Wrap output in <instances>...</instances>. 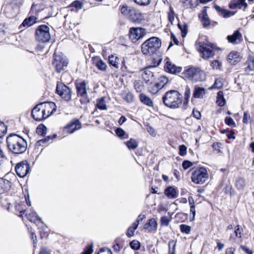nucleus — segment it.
Instances as JSON below:
<instances>
[{"label":"nucleus","mask_w":254,"mask_h":254,"mask_svg":"<svg viewBox=\"0 0 254 254\" xmlns=\"http://www.w3.org/2000/svg\"><path fill=\"white\" fill-rule=\"evenodd\" d=\"M243 229L241 226L237 225L235 227V234L236 237L240 238L242 237Z\"/></svg>","instance_id":"55"},{"label":"nucleus","mask_w":254,"mask_h":254,"mask_svg":"<svg viewBox=\"0 0 254 254\" xmlns=\"http://www.w3.org/2000/svg\"><path fill=\"white\" fill-rule=\"evenodd\" d=\"M131 8V6L123 5L121 10V13L127 16L128 15V13H129Z\"/></svg>","instance_id":"50"},{"label":"nucleus","mask_w":254,"mask_h":254,"mask_svg":"<svg viewBox=\"0 0 254 254\" xmlns=\"http://www.w3.org/2000/svg\"><path fill=\"white\" fill-rule=\"evenodd\" d=\"M165 194L169 198H175L177 197L176 190L172 187H169L165 190Z\"/></svg>","instance_id":"27"},{"label":"nucleus","mask_w":254,"mask_h":254,"mask_svg":"<svg viewBox=\"0 0 254 254\" xmlns=\"http://www.w3.org/2000/svg\"><path fill=\"white\" fill-rule=\"evenodd\" d=\"M36 20L37 18L36 17L30 16L28 18L25 19L22 22L21 25L23 26L24 27L30 26L36 22Z\"/></svg>","instance_id":"31"},{"label":"nucleus","mask_w":254,"mask_h":254,"mask_svg":"<svg viewBox=\"0 0 254 254\" xmlns=\"http://www.w3.org/2000/svg\"><path fill=\"white\" fill-rule=\"evenodd\" d=\"M246 0H233L230 3L229 7L231 9L242 8L246 7L247 4L245 2Z\"/></svg>","instance_id":"21"},{"label":"nucleus","mask_w":254,"mask_h":254,"mask_svg":"<svg viewBox=\"0 0 254 254\" xmlns=\"http://www.w3.org/2000/svg\"><path fill=\"white\" fill-rule=\"evenodd\" d=\"M217 103L219 106H223L224 105L225 101L223 97V92L222 91H219L217 93Z\"/></svg>","instance_id":"35"},{"label":"nucleus","mask_w":254,"mask_h":254,"mask_svg":"<svg viewBox=\"0 0 254 254\" xmlns=\"http://www.w3.org/2000/svg\"><path fill=\"white\" fill-rule=\"evenodd\" d=\"M187 154V147L184 145H181L179 146V154L183 156Z\"/></svg>","instance_id":"60"},{"label":"nucleus","mask_w":254,"mask_h":254,"mask_svg":"<svg viewBox=\"0 0 254 254\" xmlns=\"http://www.w3.org/2000/svg\"><path fill=\"white\" fill-rule=\"evenodd\" d=\"M178 27L182 31V37H184L187 34V25L185 24L183 25H181L180 24H178Z\"/></svg>","instance_id":"51"},{"label":"nucleus","mask_w":254,"mask_h":254,"mask_svg":"<svg viewBox=\"0 0 254 254\" xmlns=\"http://www.w3.org/2000/svg\"><path fill=\"white\" fill-rule=\"evenodd\" d=\"M69 6L72 8V10L78 11L82 8V3L80 1L76 0L72 2Z\"/></svg>","instance_id":"33"},{"label":"nucleus","mask_w":254,"mask_h":254,"mask_svg":"<svg viewBox=\"0 0 254 254\" xmlns=\"http://www.w3.org/2000/svg\"><path fill=\"white\" fill-rule=\"evenodd\" d=\"M81 128V124L79 121L76 120L68 124L65 127L66 131L69 133H73L74 131Z\"/></svg>","instance_id":"18"},{"label":"nucleus","mask_w":254,"mask_h":254,"mask_svg":"<svg viewBox=\"0 0 254 254\" xmlns=\"http://www.w3.org/2000/svg\"><path fill=\"white\" fill-rule=\"evenodd\" d=\"M97 254H112L111 251L108 249H101Z\"/></svg>","instance_id":"64"},{"label":"nucleus","mask_w":254,"mask_h":254,"mask_svg":"<svg viewBox=\"0 0 254 254\" xmlns=\"http://www.w3.org/2000/svg\"><path fill=\"white\" fill-rule=\"evenodd\" d=\"M56 92L65 101H68L71 99V91L66 85L62 83H58Z\"/></svg>","instance_id":"10"},{"label":"nucleus","mask_w":254,"mask_h":254,"mask_svg":"<svg viewBox=\"0 0 254 254\" xmlns=\"http://www.w3.org/2000/svg\"><path fill=\"white\" fill-rule=\"evenodd\" d=\"M191 94L190 89L188 86H186L185 87V100L186 102H188L189 99L190 97Z\"/></svg>","instance_id":"53"},{"label":"nucleus","mask_w":254,"mask_h":254,"mask_svg":"<svg viewBox=\"0 0 254 254\" xmlns=\"http://www.w3.org/2000/svg\"><path fill=\"white\" fill-rule=\"evenodd\" d=\"M251 120V116L248 111L245 112L244 114V117L243 119V122L244 124H248Z\"/></svg>","instance_id":"56"},{"label":"nucleus","mask_w":254,"mask_h":254,"mask_svg":"<svg viewBox=\"0 0 254 254\" xmlns=\"http://www.w3.org/2000/svg\"><path fill=\"white\" fill-rule=\"evenodd\" d=\"M42 106L40 103L37 105L32 111V116L35 121H41L47 118L45 116Z\"/></svg>","instance_id":"15"},{"label":"nucleus","mask_w":254,"mask_h":254,"mask_svg":"<svg viewBox=\"0 0 254 254\" xmlns=\"http://www.w3.org/2000/svg\"><path fill=\"white\" fill-rule=\"evenodd\" d=\"M140 16V13L133 7H131L129 13L127 17L130 20L135 21Z\"/></svg>","instance_id":"26"},{"label":"nucleus","mask_w":254,"mask_h":254,"mask_svg":"<svg viewBox=\"0 0 254 254\" xmlns=\"http://www.w3.org/2000/svg\"><path fill=\"white\" fill-rule=\"evenodd\" d=\"M57 136L56 134H54L52 136L49 135L44 139L39 140L37 143L40 145H43L44 143H47L49 142L50 140H52L54 138Z\"/></svg>","instance_id":"42"},{"label":"nucleus","mask_w":254,"mask_h":254,"mask_svg":"<svg viewBox=\"0 0 254 254\" xmlns=\"http://www.w3.org/2000/svg\"><path fill=\"white\" fill-rule=\"evenodd\" d=\"M235 185L237 189L243 190L246 185L245 180L241 177H238L236 179Z\"/></svg>","instance_id":"30"},{"label":"nucleus","mask_w":254,"mask_h":254,"mask_svg":"<svg viewBox=\"0 0 254 254\" xmlns=\"http://www.w3.org/2000/svg\"><path fill=\"white\" fill-rule=\"evenodd\" d=\"M164 105L171 109L179 108L182 104V95L178 91L170 90L163 96Z\"/></svg>","instance_id":"3"},{"label":"nucleus","mask_w":254,"mask_h":254,"mask_svg":"<svg viewBox=\"0 0 254 254\" xmlns=\"http://www.w3.org/2000/svg\"><path fill=\"white\" fill-rule=\"evenodd\" d=\"M168 18L169 21L173 24V21L175 20V13L172 7H170V11L168 14Z\"/></svg>","instance_id":"49"},{"label":"nucleus","mask_w":254,"mask_h":254,"mask_svg":"<svg viewBox=\"0 0 254 254\" xmlns=\"http://www.w3.org/2000/svg\"><path fill=\"white\" fill-rule=\"evenodd\" d=\"M199 17L201 18L203 27H206L209 25L210 20L206 13V9H203L201 14L199 15Z\"/></svg>","instance_id":"28"},{"label":"nucleus","mask_w":254,"mask_h":254,"mask_svg":"<svg viewBox=\"0 0 254 254\" xmlns=\"http://www.w3.org/2000/svg\"><path fill=\"white\" fill-rule=\"evenodd\" d=\"M123 99L128 103H130L133 101V95L130 92L125 93L123 95Z\"/></svg>","instance_id":"45"},{"label":"nucleus","mask_w":254,"mask_h":254,"mask_svg":"<svg viewBox=\"0 0 254 254\" xmlns=\"http://www.w3.org/2000/svg\"><path fill=\"white\" fill-rule=\"evenodd\" d=\"M15 171L19 177H24L30 171L29 164L27 161H23L18 163L15 166Z\"/></svg>","instance_id":"12"},{"label":"nucleus","mask_w":254,"mask_h":254,"mask_svg":"<svg viewBox=\"0 0 254 254\" xmlns=\"http://www.w3.org/2000/svg\"><path fill=\"white\" fill-rule=\"evenodd\" d=\"M97 106L101 110L106 109V104L105 101V98L102 97L101 99L97 100Z\"/></svg>","instance_id":"40"},{"label":"nucleus","mask_w":254,"mask_h":254,"mask_svg":"<svg viewBox=\"0 0 254 254\" xmlns=\"http://www.w3.org/2000/svg\"><path fill=\"white\" fill-rule=\"evenodd\" d=\"M223 85V81L222 78H217L215 80L214 83L212 86L209 88V89L212 90L215 88L219 89Z\"/></svg>","instance_id":"34"},{"label":"nucleus","mask_w":254,"mask_h":254,"mask_svg":"<svg viewBox=\"0 0 254 254\" xmlns=\"http://www.w3.org/2000/svg\"><path fill=\"white\" fill-rule=\"evenodd\" d=\"M210 65L213 68L218 69L221 66V63L217 60H215L211 63Z\"/></svg>","instance_id":"61"},{"label":"nucleus","mask_w":254,"mask_h":254,"mask_svg":"<svg viewBox=\"0 0 254 254\" xmlns=\"http://www.w3.org/2000/svg\"><path fill=\"white\" fill-rule=\"evenodd\" d=\"M182 1L190 8L195 7L198 4V0H182Z\"/></svg>","instance_id":"32"},{"label":"nucleus","mask_w":254,"mask_h":254,"mask_svg":"<svg viewBox=\"0 0 254 254\" xmlns=\"http://www.w3.org/2000/svg\"><path fill=\"white\" fill-rule=\"evenodd\" d=\"M220 145L221 144L217 142L214 143L212 144V147L213 149V151L215 153L218 154L221 152L220 150Z\"/></svg>","instance_id":"54"},{"label":"nucleus","mask_w":254,"mask_h":254,"mask_svg":"<svg viewBox=\"0 0 254 254\" xmlns=\"http://www.w3.org/2000/svg\"><path fill=\"white\" fill-rule=\"evenodd\" d=\"M247 68L250 70H254V59L252 57H250L246 62Z\"/></svg>","instance_id":"46"},{"label":"nucleus","mask_w":254,"mask_h":254,"mask_svg":"<svg viewBox=\"0 0 254 254\" xmlns=\"http://www.w3.org/2000/svg\"><path fill=\"white\" fill-rule=\"evenodd\" d=\"M93 252V245H88L83 254H91Z\"/></svg>","instance_id":"62"},{"label":"nucleus","mask_w":254,"mask_h":254,"mask_svg":"<svg viewBox=\"0 0 254 254\" xmlns=\"http://www.w3.org/2000/svg\"><path fill=\"white\" fill-rule=\"evenodd\" d=\"M47 128L44 125H40L36 129V132L41 135L44 136L46 134Z\"/></svg>","instance_id":"41"},{"label":"nucleus","mask_w":254,"mask_h":254,"mask_svg":"<svg viewBox=\"0 0 254 254\" xmlns=\"http://www.w3.org/2000/svg\"><path fill=\"white\" fill-rule=\"evenodd\" d=\"M180 230L182 233L189 234L191 231V227L186 224H181L180 226Z\"/></svg>","instance_id":"44"},{"label":"nucleus","mask_w":254,"mask_h":254,"mask_svg":"<svg viewBox=\"0 0 254 254\" xmlns=\"http://www.w3.org/2000/svg\"><path fill=\"white\" fill-rule=\"evenodd\" d=\"M126 144L129 149H134L138 146L137 142L133 139H130L126 142Z\"/></svg>","instance_id":"38"},{"label":"nucleus","mask_w":254,"mask_h":254,"mask_svg":"<svg viewBox=\"0 0 254 254\" xmlns=\"http://www.w3.org/2000/svg\"><path fill=\"white\" fill-rule=\"evenodd\" d=\"M214 7L217 11L219 13V15L222 16L224 18L230 17L231 16L234 14V12L223 9L218 5H214Z\"/></svg>","instance_id":"22"},{"label":"nucleus","mask_w":254,"mask_h":254,"mask_svg":"<svg viewBox=\"0 0 254 254\" xmlns=\"http://www.w3.org/2000/svg\"><path fill=\"white\" fill-rule=\"evenodd\" d=\"M138 226V223H133L132 224V225L128 228L127 233V236L128 237L132 236L134 235V232L135 230L137 229Z\"/></svg>","instance_id":"36"},{"label":"nucleus","mask_w":254,"mask_h":254,"mask_svg":"<svg viewBox=\"0 0 254 254\" xmlns=\"http://www.w3.org/2000/svg\"><path fill=\"white\" fill-rule=\"evenodd\" d=\"M196 46L201 57L203 59L208 60L214 56V45L210 43L206 37L199 39L196 42Z\"/></svg>","instance_id":"2"},{"label":"nucleus","mask_w":254,"mask_h":254,"mask_svg":"<svg viewBox=\"0 0 254 254\" xmlns=\"http://www.w3.org/2000/svg\"><path fill=\"white\" fill-rule=\"evenodd\" d=\"M28 231H29V232L31 234V236H30L31 239L33 240L34 247H35V245L37 243L36 236L35 234L34 233V232H33V230H32V228H28Z\"/></svg>","instance_id":"57"},{"label":"nucleus","mask_w":254,"mask_h":254,"mask_svg":"<svg viewBox=\"0 0 254 254\" xmlns=\"http://www.w3.org/2000/svg\"><path fill=\"white\" fill-rule=\"evenodd\" d=\"M6 143L8 150L14 154H22L27 148L26 141L21 136L14 133L6 137Z\"/></svg>","instance_id":"1"},{"label":"nucleus","mask_w":254,"mask_h":254,"mask_svg":"<svg viewBox=\"0 0 254 254\" xmlns=\"http://www.w3.org/2000/svg\"><path fill=\"white\" fill-rule=\"evenodd\" d=\"M43 108L44 113L46 118L49 117L56 110V105L52 102H43L40 103Z\"/></svg>","instance_id":"16"},{"label":"nucleus","mask_w":254,"mask_h":254,"mask_svg":"<svg viewBox=\"0 0 254 254\" xmlns=\"http://www.w3.org/2000/svg\"><path fill=\"white\" fill-rule=\"evenodd\" d=\"M205 94V89L203 87L195 86L193 92V97L195 98H202Z\"/></svg>","instance_id":"23"},{"label":"nucleus","mask_w":254,"mask_h":254,"mask_svg":"<svg viewBox=\"0 0 254 254\" xmlns=\"http://www.w3.org/2000/svg\"><path fill=\"white\" fill-rule=\"evenodd\" d=\"M139 98L141 102L144 104L149 106L152 107L153 105V102L150 97L146 96L143 93H141L139 95Z\"/></svg>","instance_id":"25"},{"label":"nucleus","mask_w":254,"mask_h":254,"mask_svg":"<svg viewBox=\"0 0 254 254\" xmlns=\"http://www.w3.org/2000/svg\"><path fill=\"white\" fill-rule=\"evenodd\" d=\"M225 124L231 127H235L236 126V123L234 121L233 119L230 117H226L225 119Z\"/></svg>","instance_id":"48"},{"label":"nucleus","mask_w":254,"mask_h":254,"mask_svg":"<svg viewBox=\"0 0 254 254\" xmlns=\"http://www.w3.org/2000/svg\"><path fill=\"white\" fill-rule=\"evenodd\" d=\"M109 63L113 66L118 68L119 64V59L113 55L109 57Z\"/></svg>","instance_id":"39"},{"label":"nucleus","mask_w":254,"mask_h":254,"mask_svg":"<svg viewBox=\"0 0 254 254\" xmlns=\"http://www.w3.org/2000/svg\"><path fill=\"white\" fill-rule=\"evenodd\" d=\"M153 69H154V66H149L142 70V78L147 83L151 84L155 81V75L154 72L152 70Z\"/></svg>","instance_id":"13"},{"label":"nucleus","mask_w":254,"mask_h":254,"mask_svg":"<svg viewBox=\"0 0 254 254\" xmlns=\"http://www.w3.org/2000/svg\"><path fill=\"white\" fill-rule=\"evenodd\" d=\"M36 40L42 43H46L51 39L50 28L46 25H41L37 27L35 31Z\"/></svg>","instance_id":"7"},{"label":"nucleus","mask_w":254,"mask_h":254,"mask_svg":"<svg viewBox=\"0 0 254 254\" xmlns=\"http://www.w3.org/2000/svg\"><path fill=\"white\" fill-rule=\"evenodd\" d=\"M176 245V242H175L174 241H171L169 242L168 246L169 254H175Z\"/></svg>","instance_id":"47"},{"label":"nucleus","mask_w":254,"mask_h":254,"mask_svg":"<svg viewBox=\"0 0 254 254\" xmlns=\"http://www.w3.org/2000/svg\"><path fill=\"white\" fill-rule=\"evenodd\" d=\"M94 63L98 69L104 71L106 69L107 65L102 60L100 59H95Z\"/></svg>","instance_id":"29"},{"label":"nucleus","mask_w":254,"mask_h":254,"mask_svg":"<svg viewBox=\"0 0 254 254\" xmlns=\"http://www.w3.org/2000/svg\"><path fill=\"white\" fill-rule=\"evenodd\" d=\"M161 222L162 225H164L165 226H168L169 224L170 220L167 217L164 216L161 217Z\"/></svg>","instance_id":"63"},{"label":"nucleus","mask_w":254,"mask_h":254,"mask_svg":"<svg viewBox=\"0 0 254 254\" xmlns=\"http://www.w3.org/2000/svg\"><path fill=\"white\" fill-rule=\"evenodd\" d=\"M182 76L193 82L202 81L205 78L204 72L199 67L192 66L186 67L182 72Z\"/></svg>","instance_id":"5"},{"label":"nucleus","mask_w":254,"mask_h":254,"mask_svg":"<svg viewBox=\"0 0 254 254\" xmlns=\"http://www.w3.org/2000/svg\"><path fill=\"white\" fill-rule=\"evenodd\" d=\"M77 96L80 98L82 104H86L89 102L86 89V83L83 81L76 84Z\"/></svg>","instance_id":"9"},{"label":"nucleus","mask_w":254,"mask_h":254,"mask_svg":"<svg viewBox=\"0 0 254 254\" xmlns=\"http://www.w3.org/2000/svg\"><path fill=\"white\" fill-rule=\"evenodd\" d=\"M191 180L195 184H203L208 179L209 174L205 167H199L193 168L190 170Z\"/></svg>","instance_id":"6"},{"label":"nucleus","mask_w":254,"mask_h":254,"mask_svg":"<svg viewBox=\"0 0 254 254\" xmlns=\"http://www.w3.org/2000/svg\"><path fill=\"white\" fill-rule=\"evenodd\" d=\"M137 4L140 5H146L150 3L151 0H133Z\"/></svg>","instance_id":"58"},{"label":"nucleus","mask_w":254,"mask_h":254,"mask_svg":"<svg viewBox=\"0 0 254 254\" xmlns=\"http://www.w3.org/2000/svg\"><path fill=\"white\" fill-rule=\"evenodd\" d=\"M157 227V223L154 219H150L149 220L148 223H146L144 228L147 229L150 231L155 230Z\"/></svg>","instance_id":"24"},{"label":"nucleus","mask_w":254,"mask_h":254,"mask_svg":"<svg viewBox=\"0 0 254 254\" xmlns=\"http://www.w3.org/2000/svg\"><path fill=\"white\" fill-rule=\"evenodd\" d=\"M161 46V40L152 37L146 40L141 45V52L144 55L151 56L156 53Z\"/></svg>","instance_id":"4"},{"label":"nucleus","mask_w":254,"mask_h":254,"mask_svg":"<svg viewBox=\"0 0 254 254\" xmlns=\"http://www.w3.org/2000/svg\"><path fill=\"white\" fill-rule=\"evenodd\" d=\"M116 133L118 137L122 139H126L128 137L125 131L120 127L116 129Z\"/></svg>","instance_id":"37"},{"label":"nucleus","mask_w":254,"mask_h":254,"mask_svg":"<svg viewBox=\"0 0 254 254\" xmlns=\"http://www.w3.org/2000/svg\"><path fill=\"white\" fill-rule=\"evenodd\" d=\"M242 35L239 30L235 31L231 35H228L227 37L228 41L232 44H237L240 42Z\"/></svg>","instance_id":"17"},{"label":"nucleus","mask_w":254,"mask_h":254,"mask_svg":"<svg viewBox=\"0 0 254 254\" xmlns=\"http://www.w3.org/2000/svg\"><path fill=\"white\" fill-rule=\"evenodd\" d=\"M193 165V163L188 160H185L183 162L182 167L185 170H187L191 167Z\"/></svg>","instance_id":"59"},{"label":"nucleus","mask_w":254,"mask_h":254,"mask_svg":"<svg viewBox=\"0 0 254 254\" xmlns=\"http://www.w3.org/2000/svg\"><path fill=\"white\" fill-rule=\"evenodd\" d=\"M164 61L165 62L164 69L166 71L172 74H176L182 71V67L176 65L170 61L169 58L167 57Z\"/></svg>","instance_id":"14"},{"label":"nucleus","mask_w":254,"mask_h":254,"mask_svg":"<svg viewBox=\"0 0 254 254\" xmlns=\"http://www.w3.org/2000/svg\"><path fill=\"white\" fill-rule=\"evenodd\" d=\"M27 218L30 221L36 223L38 227L43 225L41 218L37 216L35 212H31L27 214Z\"/></svg>","instance_id":"19"},{"label":"nucleus","mask_w":254,"mask_h":254,"mask_svg":"<svg viewBox=\"0 0 254 254\" xmlns=\"http://www.w3.org/2000/svg\"><path fill=\"white\" fill-rule=\"evenodd\" d=\"M130 40L133 43H135L138 40L142 38L146 34V30L140 27L130 28L129 30Z\"/></svg>","instance_id":"11"},{"label":"nucleus","mask_w":254,"mask_h":254,"mask_svg":"<svg viewBox=\"0 0 254 254\" xmlns=\"http://www.w3.org/2000/svg\"><path fill=\"white\" fill-rule=\"evenodd\" d=\"M11 183L7 180L0 178V194H1L9 190Z\"/></svg>","instance_id":"20"},{"label":"nucleus","mask_w":254,"mask_h":254,"mask_svg":"<svg viewBox=\"0 0 254 254\" xmlns=\"http://www.w3.org/2000/svg\"><path fill=\"white\" fill-rule=\"evenodd\" d=\"M53 64L55 67L57 71L60 72L62 70L64 69V67L67 66L68 62L66 57L63 55H58L55 53L54 55Z\"/></svg>","instance_id":"8"},{"label":"nucleus","mask_w":254,"mask_h":254,"mask_svg":"<svg viewBox=\"0 0 254 254\" xmlns=\"http://www.w3.org/2000/svg\"><path fill=\"white\" fill-rule=\"evenodd\" d=\"M130 247L135 250H137L140 248V243L138 241L133 240L130 243Z\"/></svg>","instance_id":"52"},{"label":"nucleus","mask_w":254,"mask_h":254,"mask_svg":"<svg viewBox=\"0 0 254 254\" xmlns=\"http://www.w3.org/2000/svg\"><path fill=\"white\" fill-rule=\"evenodd\" d=\"M134 87L137 92H141L143 88V85L140 80H135L134 82Z\"/></svg>","instance_id":"43"}]
</instances>
